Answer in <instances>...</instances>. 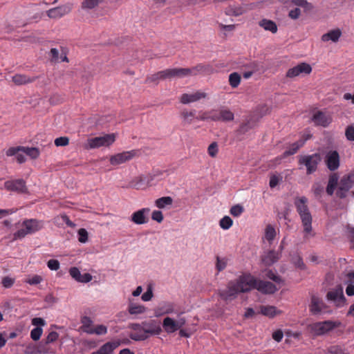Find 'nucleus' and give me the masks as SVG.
I'll return each mask as SVG.
<instances>
[{
  "mask_svg": "<svg viewBox=\"0 0 354 354\" xmlns=\"http://www.w3.org/2000/svg\"><path fill=\"white\" fill-rule=\"evenodd\" d=\"M250 277L246 274L241 276L236 281H231L228 283L226 289L218 290L219 297L225 301H230L236 298L239 292L249 291V283L252 282Z\"/></svg>",
  "mask_w": 354,
  "mask_h": 354,
  "instance_id": "obj_1",
  "label": "nucleus"
},
{
  "mask_svg": "<svg viewBox=\"0 0 354 354\" xmlns=\"http://www.w3.org/2000/svg\"><path fill=\"white\" fill-rule=\"evenodd\" d=\"M294 205L300 216L304 232L310 233L312 231L313 218L308 206V198L306 196L296 197Z\"/></svg>",
  "mask_w": 354,
  "mask_h": 354,
  "instance_id": "obj_2",
  "label": "nucleus"
},
{
  "mask_svg": "<svg viewBox=\"0 0 354 354\" xmlns=\"http://www.w3.org/2000/svg\"><path fill=\"white\" fill-rule=\"evenodd\" d=\"M24 228L19 230L13 234V239H22L27 234L35 233L44 227V222L37 219H26L22 223Z\"/></svg>",
  "mask_w": 354,
  "mask_h": 354,
  "instance_id": "obj_3",
  "label": "nucleus"
},
{
  "mask_svg": "<svg viewBox=\"0 0 354 354\" xmlns=\"http://www.w3.org/2000/svg\"><path fill=\"white\" fill-rule=\"evenodd\" d=\"M144 332L141 335H129V337L134 341H144L150 336L159 335L162 331L160 324L156 320L142 322Z\"/></svg>",
  "mask_w": 354,
  "mask_h": 354,
  "instance_id": "obj_4",
  "label": "nucleus"
},
{
  "mask_svg": "<svg viewBox=\"0 0 354 354\" xmlns=\"http://www.w3.org/2000/svg\"><path fill=\"white\" fill-rule=\"evenodd\" d=\"M322 161V156L319 153L311 155H300L298 156V163L304 165L306 169V174L310 175L315 173Z\"/></svg>",
  "mask_w": 354,
  "mask_h": 354,
  "instance_id": "obj_5",
  "label": "nucleus"
},
{
  "mask_svg": "<svg viewBox=\"0 0 354 354\" xmlns=\"http://www.w3.org/2000/svg\"><path fill=\"white\" fill-rule=\"evenodd\" d=\"M340 322L330 320L318 322L308 325L310 332L315 336H322L341 326Z\"/></svg>",
  "mask_w": 354,
  "mask_h": 354,
  "instance_id": "obj_6",
  "label": "nucleus"
},
{
  "mask_svg": "<svg viewBox=\"0 0 354 354\" xmlns=\"http://www.w3.org/2000/svg\"><path fill=\"white\" fill-rule=\"evenodd\" d=\"M162 175V171L160 170L154 171L146 175H140L131 180L129 183V187L134 188L136 189H143L151 185V183L153 180Z\"/></svg>",
  "mask_w": 354,
  "mask_h": 354,
  "instance_id": "obj_7",
  "label": "nucleus"
},
{
  "mask_svg": "<svg viewBox=\"0 0 354 354\" xmlns=\"http://www.w3.org/2000/svg\"><path fill=\"white\" fill-rule=\"evenodd\" d=\"M115 140V135L114 133L105 134L102 136H98L87 139L86 142L84 145L85 149H91L99 148L100 147H109Z\"/></svg>",
  "mask_w": 354,
  "mask_h": 354,
  "instance_id": "obj_8",
  "label": "nucleus"
},
{
  "mask_svg": "<svg viewBox=\"0 0 354 354\" xmlns=\"http://www.w3.org/2000/svg\"><path fill=\"white\" fill-rule=\"evenodd\" d=\"M246 277H250L252 282L248 283L249 291L252 289H257L258 291L263 294H274L278 290V288L274 284L270 281L257 280L255 277L250 274H246Z\"/></svg>",
  "mask_w": 354,
  "mask_h": 354,
  "instance_id": "obj_9",
  "label": "nucleus"
},
{
  "mask_svg": "<svg viewBox=\"0 0 354 354\" xmlns=\"http://www.w3.org/2000/svg\"><path fill=\"white\" fill-rule=\"evenodd\" d=\"M183 69L186 71V72L184 73L185 77L190 75L195 76L200 74L211 75L216 72L213 66L209 64H198L192 68H183Z\"/></svg>",
  "mask_w": 354,
  "mask_h": 354,
  "instance_id": "obj_10",
  "label": "nucleus"
},
{
  "mask_svg": "<svg viewBox=\"0 0 354 354\" xmlns=\"http://www.w3.org/2000/svg\"><path fill=\"white\" fill-rule=\"evenodd\" d=\"M354 185V173H350L344 176L340 180L338 190L336 193L337 196L340 198H344L346 193Z\"/></svg>",
  "mask_w": 354,
  "mask_h": 354,
  "instance_id": "obj_11",
  "label": "nucleus"
},
{
  "mask_svg": "<svg viewBox=\"0 0 354 354\" xmlns=\"http://www.w3.org/2000/svg\"><path fill=\"white\" fill-rule=\"evenodd\" d=\"M324 161L330 171H334L337 170L340 165L339 153L336 150L328 151L326 154Z\"/></svg>",
  "mask_w": 354,
  "mask_h": 354,
  "instance_id": "obj_12",
  "label": "nucleus"
},
{
  "mask_svg": "<svg viewBox=\"0 0 354 354\" xmlns=\"http://www.w3.org/2000/svg\"><path fill=\"white\" fill-rule=\"evenodd\" d=\"M4 187L8 191L15 192L18 194H26L28 192L26 182L23 179L8 180L5 182Z\"/></svg>",
  "mask_w": 354,
  "mask_h": 354,
  "instance_id": "obj_13",
  "label": "nucleus"
},
{
  "mask_svg": "<svg viewBox=\"0 0 354 354\" xmlns=\"http://www.w3.org/2000/svg\"><path fill=\"white\" fill-rule=\"evenodd\" d=\"M72 10L71 4H65L47 10L49 18L57 19L68 14Z\"/></svg>",
  "mask_w": 354,
  "mask_h": 354,
  "instance_id": "obj_14",
  "label": "nucleus"
},
{
  "mask_svg": "<svg viewBox=\"0 0 354 354\" xmlns=\"http://www.w3.org/2000/svg\"><path fill=\"white\" fill-rule=\"evenodd\" d=\"M326 299L336 304L337 306L344 305L346 298L343 293V289L341 286L328 292Z\"/></svg>",
  "mask_w": 354,
  "mask_h": 354,
  "instance_id": "obj_15",
  "label": "nucleus"
},
{
  "mask_svg": "<svg viewBox=\"0 0 354 354\" xmlns=\"http://www.w3.org/2000/svg\"><path fill=\"white\" fill-rule=\"evenodd\" d=\"M312 71V68L310 64L307 63H301L297 66L290 68L286 73V77L293 78L297 77L301 73L310 74Z\"/></svg>",
  "mask_w": 354,
  "mask_h": 354,
  "instance_id": "obj_16",
  "label": "nucleus"
},
{
  "mask_svg": "<svg viewBox=\"0 0 354 354\" xmlns=\"http://www.w3.org/2000/svg\"><path fill=\"white\" fill-rule=\"evenodd\" d=\"M136 153L134 151H124L111 156L110 162L112 165H118L131 160Z\"/></svg>",
  "mask_w": 354,
  "mask_h": 354,
  "instance_id": "obj_17",
  "label": "nucleus"
},
{
  "mask_svg": "<svg viewBox=\"0 0 354 354\" xmlns=\"http://www.w3.org/2000/svg\"><path fill=\"white\" fill-rule=\"evenodd\" d=\"M185 72H186V71H185L183 68H168L160 71V77H162V80H165L173 77H185Z\"/></svg>",
  "mask_w": 354,
  "mask_h": 354,
  "instance_id": "obj_18",
  "label": "nucleus"
},
{
  "mask_svg": "<svg viewBox=\"0 0 354 354\" xmlns=\"http://www.w3.org/2000/svg\"><path fill=\"white\" fill-rule=\"evenodd\" d=\"M281 252L275 250H269L265 252L261 257L262 263L266 266H270L277 262L281 258Z\"/></svg>",
  "mask_w": 354,
  "mask_h": 354,
  "instance_id": "obj_19",
  "label": "nucleus"
},
{
  "mask_svg": "<svg viewBox=\"0 0 354 354\" xmlns=\"http://www.w3.org/2000/svg\"><path fill=\"white\" fill-rule=\"evenodd\" d=\"M150 209L149 208H142L135 212L131 215V221L137 225H142L148 222L147 214H149Z\"/></svg>",
  "mask_w": 354,
  "mask_h": 354,
  "instance_id": "obj_20",
  "label": "nucleus"
},
{
  "mask_svg": "<svg viewBox=\"0 0 354 354\" xmlns=\"http://www.w3.org/2000/svg\"><path fill=\"white\" fill-rule=\"evenodd\" d=\"M207 93L205 92L197 91L194 93H184L181 95L180 102L186 104L191 102H194L200 100L201 99L205 98Z\"/></svg>",
  "mask_w": 354,
  "mask_h": 354,
  "instance_id": "obj_21",
  "label": "nucleus"
},
{
  "mask_svg": "<svg viewBox=\"0 0 354 354\" xmlns=\"http://www.w3.org/2000/svg\"><path fill=\"white\" fill-rule=\"evenodd\" d=\"M312 121L316 125L326 127L330 124L331 118L322 111H318L313 115Z\"/></svg>",
  "mask_w": 354,
  "mask_h": 354,
  "instance_id": "obj_22",
  "label": "nucleus"
},
{
  "mask_svg": "<svg viewBox=\"0 0 354 354\" xmlns=\"http://www.w3.org/2000/svg\"><path fill=\"white\" fill-rule=\"evenodd\" d=\"M121 344L120 340L109 342L103 344L99 350L91 354H112L113 351Z\"/></svg>",
  "mask_w": 354,
  "mask_h": 354,
  "instance_id": "obj_23",
  "label": "nucleus"
},
{
  "mask_svg": "<svg viewBox=\"0 0 354 354\" xmlns=\"http://www.w3.org/2000/svg\"><path fill=\"white\" fill-rule=\"evenodd\" d=\"M255 127V122L250 120L243 122L239 126V129L236 131V135L239 138L242 139V136L248 132L250 130L254 129Z\"/></svg>",
  "mask_w": 354,
  "mask_h": 354,
  "instance_id": "obj_24",
  "label": "nucleus"
},
{
  "mask_svg": "<svg viewBox=\"0 0 354 354\" xmlns=\"http://www.w3.org/2000/svg\"><path fill=\"white\" fill-rule=\"evenodd\" d=\"M258 25L266 31H270L272 34L277 33L278 30L277 24L270 19H262L258 22Z\"/></svg>",
  "mask_w": 354,
  "mask_h": 354,
  "instance_id": "obj_25",
  "label": "nucleus"
},
{
  "mask_svg": "<svg viewBox=\"0 0 354 354\" xmlns=\"http://www.w3.org/2000/svg\"><path fill=\"white\" fill-rule=\"evenodd\" d=\"M324 307V304L322 299L315 295L312 296L311 304L310 305V310L313 315L319 314Z\"/></svg>",
  "mask_w": 354,
  "mask_h": 354,
  "instance_id": "obj_26",
  "label": "nucleus"
},
{
  "mask_svg": "<svg viewBox=\"0 0 354 354\" xmlns=\"http://www.w3.org/2000/svg\"><path fill=\"white\" fill-rule=\"evenodd\" d=\"M37 79V77H30L26 75L16 74L12 77V80L16 85H22L32 83Z\"/></svg>",
  "mask_w": 354,
  "mask_h": 354,
  "instance_id": "obj_27",
  "label": "nucleus"
},
{
  "mask_svg": "<svg viewBox=\"0 0 354 354\" xmlns=\"http://www.w3.org/2000/svg\"><path fill=\"white\" fill-rule=\"evenodd\" d=\"M341 35H342V31L339 28H337L335 30H330L329 32H328L326 34H324L322 36V40L323 41H328L330 40L333 42H337V41H338Z\"/></svg>",
  "mask_w": 354,
  "mask_h": 354,
  "instance_id": "obj_28",
  "label": "nucleus"
},
{
  "mask_svg": "<svg viewBox=\"0 0 354 354\" xmlns=\"http://www.w3.org/2000/svg\"><path fill=\"white\" fill-rule=\"evenodd\" d=\"M219 121L227 122L232 121L234 118V113L228 109L221 107L218 109Z\"/></svg>",
  "mask_w": 354,
  "mask_h": 354,
  "instance_id": "obj_29",
  "label": "nucleus"
},
{
  "mask_svg": "<svg viewBox=\"0 0 354 354\" xmlns=\"http://www.w3.org/2000/svg\"><path fill=\"white\" fill-rule=\"evenodd\" d=\"M261 313L268 317H274L275 315L280 314L281 312L278 310L275 306H261Z\"/></svg>",
  "mask_w": 354,
  "mask_h": 354,
  "instance_id": "obj_30",
  "label": "nucleus"
},
{
  "mask_svg": "<svg viewBox=\"0 0 354 354\" xmlns=\"http://www.w3.org/2000/svg\"><path fill=\"white\" fill-rule=\"evenodd\" d=\"M305 143V140H300L297 142L292 143L289 149L283 152V156L287 157L288 156L293 155L297 153L300 147H301Z\"/></svg>",
  "mask_w": 354,
  "mask_h": 354,
  "instance_id": "obj_31",
  "label": "nucleus"
},
{
  "mask_svg": "<svg viewBox=\"0 0 354 354\" xmlns=\"http://www.w3.org/2000/svg\"><path fill=\"white\" fill-rule=\"evenodd\" d=\"M245 10L241 6H230L225 9V14L229 16L238 17L243 15Z\"/></svg>",
  "mask_w": 354,
  "mask_h": 354,
  "instance_id": "obj_32",
  "label": "nucleus"
},
{
  "mask_svg": "<svg viewBox=\"0 0 354 354\" xmlns=\"http://www.w3.org/2000/svg\"><path fill=\"white\" fill-rule=\"evenodd\" d=\"M162 324L165 330L167 333H174L178 330L176 326V321H174L171 317H167L165 318Z\"/></svg>",
  "mask_w": 354,
  "mask_h": 354,
  "instance_id": "obj_33",
  "label": "nucleus"
},
{
  "mask_svg": "<svg viewBox=\"0 0 354 354\" xmlns=\"http://www.w3.org/2000/svg\"><path fill=\"white\" fill-rule=\"evenodd\" d=\"M173 203V198L171 196H163L158 198L155 201L156 207L160 209H163L167 205H171Z\"/></svg>",
  "mask_w": 354,
  "mask_h": 354,
  "instance_id": "obj_34",
  "label": "nucleus"
},
{
  "mask_svg": "<svg viewBox=\"0 0 354 354\" xmlns=\"http://www.w3.org/2000/svg\"><path fill=\"white\" fill-rule=\"evenodd\" d=\"M22 152L32 159H36L39 156V150L37 147H22Z\"/></svg>",
  "mask_w": 354,
  "mask_h": 354,
  "instance_id": "obj_35",
  "label": "nucleus"
},
{
  "mask_svg": "<svg viewBox=\"0 0 354 354\" xmlns=\"http://www.w3.org/2000/svg\"><path fill=\"white\" fill-rule=\"evenodd\" d=\"M291 3L304 8L306 12L310 11L313 9L312 3L308 2L306 0H291Z\"/></svg>",
  "mask_w": 354,
  "mask_h": 354,
  "instance_id": "obj_36",
  "label": "nucleus"
},
{
  "mask_svg": "<svg viewBox=\"0 0 354 354\" xmlns=\"http://www.w3.org/2000/svg\"><path fill=\"white\" fill-rule=\"evenodd\" d=\"M292 263L297 268L304 270L305 269V264L303 261L301 257L297 253H295L291 257Z\"/></svg>",
  "mask_w": 354,
  "mask_h": 354,
  "instance_id": "obj_37",
  "label": "nucleus"
},
{
  "mask_svg": "<svg viewBox=\"0 0 354 354\" xmlns=\"http://www.w3.org/2000/svg\"><path fill=\"white\" fill-rule=\"evenodd\" d=\"M104 0H84L82 3V9H93L101 3Z\"/></svg>",
  "mask_w": 354,
  "mask_h": 354,
  "instance_id": "obj_38",
  "label": "nucleus"
},
{
  "mask_svg": "<svg viewBox=\"0 0 354 354\" xmlns=\"http://www.w3.org/2000/svg\"><path fill=\"white\" fill-rule=\"evenodd\" d=\"M241 82V75L236 73H232L229 76V83L232 88H236Z\"/></svg>",
  "mask_w": 354,
  "mask_h": 354,
  "instance_id": "obj_39",
  "label": "nucleus"
},
{
  "mask_svg": "<svg viewBox=\"0 0 354 354\" xmlns=\"http://www.w3.org/2000/svg\"><path fill=\"white\" fill-rule=\"evenodd\" d=\"M88 334L104 335L107 333V328L104 325H97L94 329H85Z\"/></svg>",
  "mask_w": 354,
  "mask_h": 354,
  "instance_id": "obj_40",
  "label": "nucleus"
},
{
  "mask_svg": "<svg viewBox=\"0 0 354 354\" xmlns=\"http://www.w3.org/2000/svg\"><path fill=\"white\" fill-rule=\"evenodd\" d=\"M142 326V324H136V323H132L129 324L128 328L130 329H132L134 330V332L131 333L129 335H142L144 332V327Z\"/></svg>",
  "mask_w": 354,
  "mask_h": 354,
  "instance_id": "obj_41",
  "label": "nucleus"
},
{
  "mask_svg": "<svg viewBox=\"0 0 354 354\" xmlns=\"http://www.w3.org/2000/svg\"><path fill=\"white\" fill-rule=\"evenodd\" d=\"M145 309V308L143 306L131 304L129 306L128 310L131 315H137L144 313Z\"/></svg>",
  "mask_w": 354,
  "mask_h": 354,
  "instance_id": "obj_42",
  "label": "nucleus"
},
{
  "mask_svg": "<svg viewBox=\"0 0 354 354\" xmlns=\"http://www.w3.org/2000/svg\"><path fill=\"white\" fill-rule=\"evenodd\" d=\"M275 236H276V232H275L274 228L272 225H268L266 228V232H265L266 239L269 242H271L274 240Z\"/></svg>",
  "mask_w": 354,
  "mask_h": 354,
  "instance_id": "obj_43",
  "label": "nucleus"
},
{
  "mask_svg": "<svg viewBox=\"0 0 354 354\" xmlns=\"http://www.w3.org/2000/svg\"><path fill=\"white\" fill-rule=\"evenodd\" d=\"M232 219L228 216H225L219 222L221 227L223 230H228L232 225Z\"/></svg>",
  "mask_w": 354,
  "mask_h": 354,
  "instance_id": "obj_44",
  "label": "nucleus"
},
{
  "mask_svg": "<svg viewBox=\"0 0 354 354\" xmlns=\"http://www.w3.org/2000/svg\"><path fill=\"white\" fill-rule=\"evenodd\" d=\"M180 115L186 123L191 124L192 121V118L195 115V111H187L184 110L180 113Z\"/></svg>",
  "mask_w": 354,
  "mask_h": 354,
  "instance_id": "obj_45",
  "label": "nucleus"
},
{
  "mask_svg": "<svg viewBox=\"0 0 354 354\" xmlns=\"http://www.w3.org/2000/svg\"><path fill=\"white\" fill-rule=\"evenodd\" d=\"M227 263V259L225 258H220L218 256L216 257V268L218 272L223 270Z\"/></svg>",
  "mask_w": 354,
  "mask_h": 354,
  "instance_id": "obj_46",
  "label": "nucleus"
},
{
  "mask_svg": "<svg viewBox=\"0 0 354 354\" xmlns=\"http://www.w3.org/2000/svg\"><path fill=\"white\" fill-rule=\"evenodd\" d=\"M81 323L82 324V329L85 332V329H92L91 326L93 321L89 317L84 316L81 319Z\"/></svg>",
  "mask_w": 354,
  "mask_h": 354,
  "instance_id": "obj_47",
  "label": "nucleus"
},
{
  "mask_svg": "<svg viewBox=\"0 0 354 354\" xmlns=\"http://www.w3.org/2000/svg\"><path fill=\"white\" fill-rule=\"evenodd\" d=\"M160 80H162V77H160L159 71L158 73L152 74L150 76H148L146 78L145 83H153L157 85Z\"/></svg>",
  "mask_w": 354,
  "mask_h": 354,
  "instance_id": "obj_48",
  "label": "nucleus"
},
{
  "mask_svg": "<svg viewBox=\"0 0 354 354\" xmlns=\"http://www.w3.org/2000/svg\"><path fill=\"white\" fill-rule=\"evenodd\" d=\"M42 333H43L42 328L41 327L37 326L31 330L30 337L34 341H37L40 339V337L42 335Z\"/></svg>",
  "mask_w": 354,
  "mask_h": 354,
  "instance_id": "obj_49",
  "label": "nucleus"
},
{
  "mask_svg": "<svg viewBox=\"0 0 354 354\" xmlns=\"http://www.w3.org/2000/svg\"><path fill=\"white\" fill-rule=\"evenodd\" d=\"M78 241L80 243H85L88 241V234L86 229L80 228L78 230Z\"/></svg>",
  "mask_w": 354,
  "mask_h": 354,
  "instance_id": "obj_50",
  "label": "nucleus"
},
{
  "mask_svg": "<svg viewBox=\"0 0 354 354\" xmlns=\"http://www.w3.org/2000/svg\"><path fill=\"white\" fill-rule=\"evenodd\" d=\"M244 211V208L241 205H235L232 206L230 210V214L234 216H240Z\"/></svg>",
  "mask_w": 354,
  "mask_h": 354,
  "instance_id": "obj_51",
  "label": "nucleus"
},
{
  "mask_svg": "<svg viewBox=\"0 0 354 354\" xmlns=\"http://www.w3.org/2000/svg\"><path fill=\"white\" fill-rule=\"evenodd\" d=\"M330 354H348L344 352V349L338 345L331 346L328 349Z\"/></svg>",
  "mask_w": 354,
  "mask_h": 354,
  "instance_id": "obj_52",
  "label": "nucleus"
},
{
  "mask_svg": "<svg viewBox=\"0 0 354 354\" xmlns=\"http://www.w3.org/2000/svg\"><path fill=\"white\" fill-rule=\"evenodd\" d=\"M49 55L50 56V61L51 62H53V63L59 62V50L57 48H51L50 50Z\"/></svg>",
  "mask_w": 354,
  "mask_h": 354,
  "instance_id": "obj_53",
  "label": "nucleus"
},
{
  "mask_svg": "<svg viewBox=\"0 0 354 354\" xmlns=\"http://www.w3.org/2000/svg\"><path fill=\"white\" fill-rule=\"evenodd\" d=\"M347 238L351 243V247L354 248V227L349 225L346 227Z\"/></svg>",
  "mask_w": 354,
  "mask_h": 354,
  "instance_id": "obj_54",
  "label": "nucleus"
},
{
  "mask_svg": "<svg viewBox=\"0 0 354 354\" xmlns=\"http://www.w3.org/2000/svg\"><path fill=\"white\" fill-rule=\"evenodd\" d=\"M312 190L316 197L321 196L324 192V187L320 183H315L312 187Z\"/></svg>",
  "mask_w": 354,
  "mask_h": 354,
  "instance_id": "obj_55",
  "label": "nucleus"
},
{
  "mask_svg": "<svg viewBox=\"0 0 354 354\" xmlns=\"http://www.w3.org/2000/svg\"><path fill=\"white\" fill-rule=\"evenodd\" d=\"M282 180V176H278V175H276V174H272L270 176V182H269V185L271 188H274L275 187L279 182L280 180Z\"/></svg>",
  "mask_w": 354,
  "mask_h": 354,
  "instance_id": "obj_56",
  "label": "nucleus"
},
{
  "mask_svg": "<svg viewBox=\"0 0 354 354\" xmlns=\"http://www.w3.org/2000/svg\"><path fill=\"white\" fill-rule=\"evenodd\" d=\"M209 155L211 157H215L218 153V145L216 142L211 143L207 149Z\"/></svg>",
  "mask_w": 354,
  "mask_h": 354,
  "instance_id": "obj_57",
  "label": "nucleus"
},
{
  "mask_svg": "<svg viewBox=\"0 0 354 354\" xmlns=\"http://www.w3.org/2000/svg\"><path fill=\"white\" fill-rule=\"evenodd\" d=\"M69 273L71 276L77 281H80V279L81 278V272L80 270L76 267H73L70 268Z\"/></svg>",
  "mask_w": 354,
  "mask_h": 354,
  "instance_id": "obj_58",
  "label": "nucleus"
},
{
  "mask_svg": "<svg viewBox=\"0 0 354 354\" xmlns=\"http://www.w3.org/2000/svg\"><path fill=\"white\" fill-rule=\"evenodd\" d=\"M69 139L68 137H59L55 140V145L57 147H64L68 145Z\"/></svg>",
  "mask_w": 354,
  "mask_h": 354,
  "instance_id": "obj_59",
  "label": "nucleus"
},
{
  "mask_svg": "<svg viewBox=\"0 0 354 354\" xmlns=\"http://www.w3.org/2000/svg\"><path fill=\"white\" fill-rule=\"evenodd\" d=\"M266 277L272 280L273 281H274L275 283H280L283 282V280L281 278V277L279 275L274 274L272 270L268 271V272L266 273Z\"/></svg>",
  "mask_w": 354,
  "mask_h": 354,
  "instance_id": "obj_60",
  "label": "nucleus"
},
{
  "mask_svg": "<svg viewBox=\"0 0 354 354\" xmlns=\"http://www.w3.org/2000/svg\"><path fill=\"white\" fill-rule=\"evenodd\" d=\"M209 120L212 121H219L218 109H211L208 111Z\"/></svg>",
  "mask_w": 354,
  "mask_h": 354,
  "instance_id": "obj_61",
  "label": "nucleus"
},
{
  "mask_svg": "<svg viewBox=\"0 0 354 354\" xmlns=\"http://www.w3.org/2000/svg\"><path fill=\"white\" fill-rule=\"evenodd\" d=\"M22 152V147L19 146L16 147H10L6 152V156H16L17 153Z\"/></svg>",
  "mask_w": 354,
  "mask_h": 354,
  "instance_id": "obj_62",
  "label": "nucleus"
},
{
  "mask_svg": "<svg viewBox=\"0 0 354 354\" xmlns=\"http://www.w3.org/2000/svg\"><path fill=\"white\" fill-rule=\"evenodd\" d=\"M345 136L349 141H354V127L348 126L346 129Z\"/></svg>",
  "mask_w": 354,
  "mask_h": 354,
  "instance_id": "obj_63",
  "label": "nucleus"
},
{
  "mask_svg": "<svg viewBox=\"0 0 354 354\" xmlns=\"http://www.w3.org/2000/svg\"><path fill=\"white\" fill-rule=\"evenodd\" d=\"M151 218L158 223H161L163 221V214L161 211L155 210L152 212Z\"/></svg>",
  "mask_w": 354,
  "mask_h": 354,
  "instance_id": "obj_64",
  "label": "nucleus"
}]
</instances>
